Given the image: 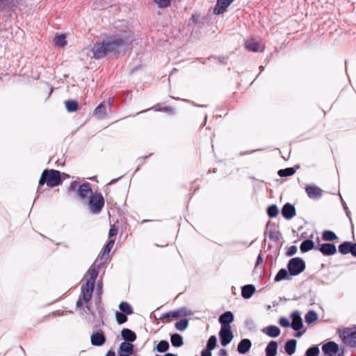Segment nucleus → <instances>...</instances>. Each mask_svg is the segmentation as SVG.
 I'll return each mask as SVG.
<instances>
[{
  "instance_id": "obj_1",
  "label": "nucleus",
  "mask_w": 356,
  "mask_h": 356,
  "mask_svg": "<svg viewBox=\"0 0 356 356\" xmlns=\"http://www.w3.org/2000/svg\"><path fill=\"white\" fill-rule=\"evenodd\" d=\"M133 41L131 32L121 30L113 35H108L102 42H97L92 47L93 58L101 59L109 53L120 54L125 51Z\"/></svg>"
},
{
  "instance_id": "obj_2",
  "label": "nucleus",
  "mask_w": 356,
  "mask_h": 356,
  "mask_svg": "<svg viewBox=\"0 0 356 356\" xmlns=\"http://www.w3.org/2000/svg\"><path fill=\"white\" fill-rule=\"evenodd\" d=\"M65 177H69V175L65 172L54 169H45L41 175L39 184H46L49 187L54 188L62 184Z\"/></svg>"
},
{
  "instance_id": "obj_3",
  "label": "nucleus",
  "mask_w": 356,
  "mask_h": 356,
  "mask_svg": "<svg viewBox=\"0 0 356 356\" xmlns=\"http://www.w3.org/2000/svg\"><path fill=\"white\" fill-rule=\"evenodd\" d=\"M105 200L101 193L95 192L88 197V209L93 214L99 213L104 206Z\"/></svg>"
},
{
  "instance_id": "obj_4",
  "label": "nucleus",
  "mask_w": 356,
  "mask_h": 356,
  "mask_svg": "<svg viewBox=\"0 0 356 356\" xmlns=\"http://www.w3.org/2000/svg\"><path fill=\"white\" fill-rule=\"evenodd\" d=\"M338 333L344 343L350 347L356 346V327L339 329Z\"/></svg>"
},
{
  "instance_id": "obj_5",
  "label": "nucleus",
  "mask_w": 356,
  "mask_h": 356,
  "mask_svg": "<svg viewBox=\"0 0 356 356\" xmlns=\"http://www.w3.org/2000/svg\"><path fill=\"white\" fill-rule=\"evenodd\" d=\"M287 267L291 275H297L305 270V264L302 259L295 257L289 261Z\"/></svg>"
},
{
  "instance_id": "obj_6",
  "label": "nucleus",
  "mask_w": 356,
  "mask_h": 356,
  "mask_svg": "<svg viewBox=\"0 0 356 356\" xmlns=\"http://www.w3.org/2000/svg\"><path fill=\"white\" fill-rule=\"evenodd\" d=\"M322 351L325 356H343V350L339 348L337 343L329 341L322 347Z\"/></svg>"
},
{
  "instance_id": "obj_7",
  "label": "nucleus",
  "mask_w": 356,
  "mask_h": 356,
  "mask_svg": "<svg viewBox=\"0 0 356 356\" xmlns=\"http://www.w3.org/2000/svg\"><path fill=\"white\" fill-rule=\"evenodd\" d=\"M221 345L226 346L232 340L234 336L231 330V327H227L225 325L222 326L219 332Z\"/></svg>"
},
{
  "instance_id": "obj_8",
  "label": "nucleus",
  "mask_w": 356,
  "mask_h": 356,
  "mask_svg": "<svg viewBox=\"0 0 356 356\" xmlns=\"http://www.w3.org/2000/svg\"><path fill=\"white\" fill-rule=\"evenodd\" d=\"M265 235L273 241H279L281 236L278 227L275 224H267Z\"/></svg>"
},
{
  "instance_id": "obj_9",
  "label": "nucleus",
  "mask_w": 356,
  "mask_h": 356,
  "mask_svg": "<svg viewBox=\"0 0 356 356\" xmlns=\"http://www.w3.org/2000/svg\"><path fill=\"white\" fill-rule=\"evenodd\" d=\"M92 194L91 185L89 182H84L80 184L77 188V195L81 200L86 199L88 195Z\"/></svg>"
},
{
  "instance_id": "obj_10",
  "label": "nucleus",
  "mask_w": 356,
  "mask_h": 356,
  "mask_svg": "<svg viewBox=\"0 0 356 356\" xmlns=\"http://www.w3.org/2000/svg\"><path fill=\"white\" fill-rule=\"evenodd\" d=\"M20 3V0H0V12H10Z\"/></svg>"
},
{
  "instance_id": "obj_11",
  "label": "nucleus",
  "mask_w": 356,
  "mask_h": 356,
  "mask_svg": "<svg viewBox=\"0 0 356 356\" xmlns=\"http://www.w3.org/2000/svg\"><path fill=\"white\" fill-rule=\"evenodd\" d=\"M95 284L86 282L81 286V293L80 296L85 302H88L92 296Z\"/></svg>"
},
{
  "instance_id": "obj_12",
  "label": "nucleus",
  "mask_w": 356,
  "mask_h": 356,
  "mask_svg": "<svg viewBox=\"0 0 356 356\" xmlns=\"http://www.w3.org/2000/svg\"><path fill=\"white\" fill-rule=\"evenodd\" d=\"M264 49V46L261 43V40L259 38H252L246 41V49L254 52H261Z\"/></svg>"
},
{
  "instance_id": "obj_13",
  "label": "nucleus",
  "mask_w": 356,
  "mask_h": 356,
  "mask_svg": "<svg viewBox=\"0 0 356 356\" xmlns=\"http://www.w3.org/2000/svg\"><path fill=\"white\" fill-rule=\"evenodd\" d=\"M234 1V0H217L216 4L213 8V14L220 15L224 13Z\"/></svg>"
},
{
  "instance_id": "obj_14",
  "label": "nucleus",
  "mask_w": 356,
  "mask_h": 356,
  "mask_svg": "<svg viewBox=\"0 0 356 356\" xmlns=\"http://www.w3.org/2000/svg\"><path fill=\"white\" fill-rule=\"evenodd\" d=\"M305 191L311 199L318 200L322 197V190L316 186L307 185Z\"/></svg>"
},
{
  "instance_id": "obj_15",
  "label": "nucleus",
  "mask_w": 356,
  "mask_h": 356,
  "mask_svg": "<svg viewBox=\"0 0 356 356\" xmlns=\"http://www.w3.org/2000/svg\"><path fill=\"white\" fill-rule=\"evenodd\" d=\"M281 213L286 220H290L296 215V209L291 204L286 203L283 206Z\"/></svg>"
},
{
  "instance_id": "obj_16",
  "label": "nucleus",
  "mask_w": 356,
  "mask_h": 356,
  "mask_svg": "<svg viewBox=\"0 0 356 356\" xmlns=\"http://www.w3.org/2000/svg\"><path fill=\"white\" fill-rule=\"evenodd\" d=\"M90 341L93 346H100L105 343L106 338L103 332H97L91 335Z\"/></svg>"
},
{
  "instance_id": "obj_17",
  "label": "nucleus",
  "mask_w": 356,
  "mask_h": 356,
  "mask_svg": "<svg viewBox=\"0 0 356 356\" xmlns=\"http://www.w3.org/2000/svg\"><path fill=\"white\" fill-rule=\"evenodd\" d=\"M292 323L291 327L296 331L300 330L302 326V320L300 317V313L296 311L291 314Z\"/></svg>"
},
{
  "instance_id": "obj_18",
  "label": "nucleus",
  "mask_w": 356,
  "mask_h": 356,
  "mask_svg": "<svg viewBox=\"0 0 356 356\" xmlns=\"http://www.w3.org/2000/svg\"><path fill=\"white\" fill-rule=\"evenodd\" d=\"M234 321V315L231 312H226L219 317V322L221 327L225 325L227 327H231L230 323Z\"/></svg>"
},
{
  "instance_id": "obj_19",
  "label": "nucleus",
  "mask_w": 356,
  "mask_h": 356,
  "mask_svg": "<svg viewBox=\"0 0 356 356\" xmlns=\"http://www.w3.org/2000/svg\"><path fill=\"white\" fill-rule=\"evenodd\" d=\"M319 250L327 256L333 255L336 253L337 249L334 244L332 243H323L321 245Z\"/></svg>"
},
{
  "instance_id": "obj_20",
  "label": "nucleus",
  "mask_w": 356,
  "mask_h": 356,
  "mask_svg": "<svg viewBox=\"0 0 356 356\" xmlns=\"http://www.w3.org/2000/svg\"><path fill=\"white\" fill-rule=\"evenodd\" d=\"M134 353V345L128 342H122L119 347L118 353L125 355H131Z\"/></svg>"
},
{
  "instance_id": "obj_21",
  "label": "nucleus",
  "mask_w": 356,
  "mask_h": 356,
  "mask_svg": "<svg viewBox=\"0 0 356 356\" xmlns=\"http://www.w3.org/2000/svg\"><path fill=\"white\" fill-rule=\"evenodd\" d=\"M262 332L270 337H277L280 334V330L275 325H270L262 330Z\"/></svg>"
},
{
  "instance_id": "obj_22",
  "label": "nucleus",
  "mask_w": 356,
  "mask_h": 356,
  "mask_svg": "<svg viewBox=\"0 0 356 356\" xmlns=\"http://www.w3.org/2000/svg\"><path fill=\"white\" fill-rule=\"evenodd\" d=\"M121 335H122V337L126 341H128V342H133L136 339V335L135 332L129 329H127V328H124L121 331Z\"/></svg>"
},
{
  "instance_id": "obj_23",
  "label": "nucleus",
  "mask_w": 356,
  "mask_h": 356,
  "mask_svg": "<svg viewBox=\"0 0 356 356\" xmlns=\"http://www.w3.org/2000/svg\"><path fill=\"white\" fill-rule=\"evenodd\" d=\"M277 350V343L275 341H270L266 348V356H276Z\"/></svg>"
},
{
  "instance_id": "obj_24",
  "label": "nucleus",
  "mask_w": 356,
  "mask_h": 356,
  "mask_svg": "<svg viewBox=\"0 0 356 356\" xmlns=\"http://www.w3.org/2000/svg\"><path fill=\"white\" fill-rule=\"evenodd\" d=\"M296 343L297 342L295 339H290L286 343L284 349L288 355H291L295 353Z\"/></svg>"
},
{
  "instance_id": "obj_25",
  "label": "nucleus",
  "mask_w": 356,
  "mask_h": 356,
  "mask_svg": "<svg viewBox=\"0 0 356 356\" xmlns=\"http://www.w3.org/2000/svg\"><path fill=\"white\" fill-rule=\"evenodd\" d=\"M65 105L67 111L70 113L76 111L79 108V103L76 100H67L65 102Z\"/></svg>"
},
{
  "instance_id": "obj_26",
  "label": "nucleus",
  "mask_w": 356,
  "mask_h": 356,
  "mask_svg": "<svg viewBox=\"0 0 356 356\" xmlns=\"http://www.w3.org/2000/svg\"><path fill=\"white\" fill-rule=\"evenodd\" d=\"M172 345L174 347H181L183 343V338L179 334H172L170 337Z\"/></svg>"
},
{
  "instance_id": "obj_27",
  "label": "nucleus",
  "mask_w": 356,
  "mask_h": 356,
  "mask_svg": "<svg viewBox=\"0 0 356 356\" xmlns=\"http://www.w3.org/2000/svg\"><path fill=\"white\" fill-rule=\"evenodd\" d=\"M106 113V106L104 103H100L94 110V115L99 119H102Z\"/></svg>"
},
{
  "instance_id": "obj_28",
  "label": "nucleus",
  "mask_w": 356,
  "mask_h": 356,
  "mask_svg": "<svg viewBox=\"0 0 356 356\" xmlns=\"http://www.w3.org/2000/svg\"><path fill=\"white\" fill-rule=\"evenodd\" d=\"M314 247V242L312 240L307 239L302 242L300 246V249L302 252H306L313 249Z\"/></svg>"
},
{
  "instance_id": "obj_29",
  "label": "nucleus",
  "mask_w": 356,
  "mask_h": 356,
  "mask_svg": "<svg viewBox=\"0 0 356 356\" xmlns=\"http://www.w3.org/2000/svg\"><path fill=\"white\" fill-rule=\"evenodd\" d=\"M119 308L122 313L127 315H130L134 312L131 306L127 302H120Z\"/></svg>"
},
{
  "instance_id": "obj_30",
  "label": "nucleus",
  "mask_w": 356,
  "mask_h": 356,
  "mask_svg": "<svg viewBox=\"0 0 356 356\" xmlns=\"http://www.w3.org/2000/svg\"><path fill=\"white\" fill-rule=\"evenodd\" d=\"M54 41L58 47H64L67 44L66 36L65 34L56 35L54 38Z\"/></svg>"
},
{
  "instance_id": "obj_31",
  "label": "nucleus",
  "mask_w": 356,
  "mask_h": 356,
  "mask_svg": "<svg viewBox=\"0 0 356 356\" xmlns=\"http://www.w3.org/2000/svg\"><path fill=\"white\" fill-rule=\"evenodd\" d=\"M318 318V315L316 312L313 310L309 311L305 316L306 323H312L315 322Z\"/></svg>"
},
{
  "instance_id": "obj_32",
  "label": "nucleus",
  "mask_w": 356,
  "mask_h": 356,
  "mask_svg": "<svg viewBox=\"0 0 356 356\" xmlns=\"http://www.w3.org/2000/svg\"><path fill=\"white\" fill-rule=\"evenodd\" d=\"M169 347L170 345L167 341L161 340L156 345V349L159 353H164L168 350Z\"/></svg>"
},
{
  "instance_id": "obj_33",
  "label": "nucleus",
  "mask_w": 356,
  "mask_h": 356,
  "mask_svg": "<svg viewBox=\"0 0 356 356\" xmlns=\"http://www.w3.org/2000/svg\"><path fill=\"white\" fill-rule=\"evenodd\" d=\"M351 243L350 242H344L339 246V251L343 254H346L351 251Z\"/></svg>"
},
{
  "instance_id": "obj_34",
  "label": "nucleus",
  "mask_w": 356,
  "mask_h": 356,
  "mask_svg": "<svg viewBox=\"0 0 356 356\" xmlns=\"http://www.w3.org/2000/svg\"><path fill=\"white\" fill-rule=\"evenodd\" d=\"M87 275L90 276V278L87 280L86 282L95 284V280L98 275L97 270L95 268H90L87 272Z\"/></svg>"
},
{
  "instance_id": "obj_35",
  "label": "nucleus",
  "mask_w": 356,
  "mask_h": 356,
  "mask_svg": "<svg viewBox=\"0 0 356 356\" xmlns=\"http://www.w3.org/2000/svg\"><path fill=\"white\" fill-rule=\"evenodd\" d=\"M188 326V320L186 318L181 319L175 323V327L179 331H184Z\"/></svg>"
},
{
  "instance_id": "obj_36",
  "label": "nucleus",
  "mask_w": 356,
  "mask_h": 356,
  "mask_svg": "<svg viewBox=\"0 0 356 356\" xmlns=\"http://www.w3.org/2000/svg\"><path fill=\"white\" fill-rule=\"evenodd\" d=\"M296 172L294 168H286L285 169H281L278 171V175L280 177H289L293 175Z\"/></svg>"
},
{
  "instance_id": "obj_37",
  "label": "nucleus",
  "mask_w": 356,
  "mask_h": 356,
  "mask_svg": "<svg viewBox=\"0 0 356 356\" xmlns=\"http://www.w3.org/2000/svg\"><path fill=\"white\" fill-rule=\"evenodd\" d=\"M159 8H166L171 5L172 0H153Z\"/></svg>"
},
{
  "instance_id": "obj_38",
  "label": "nucleus",
  "mask_w": 356,
  "mask_h": 356,
  "mask_svg": "<svg viewBox=\"0 0 356 356\" xmlns=\"http://www.w3.org/2000/svg\"><path fill=\"white\" fill-rule=\"evenodd\" d=\"M279 213L278 207L275 204L269 206L267 209V214L270 218L275 217Z\"/></svg>"
},
{
  "instance_id": "obj_39",
  "label": "nucleus",
  "mask_w": 356,
  "mask_h": 356,
  "mask_svg": "<svg viewBox=\"0 0 356 356\" xmlns=\"http://www.w3.org/2000/svg\"><path fill=\"white\" fill-rule=\"evenodd\" d=\"M288 276V272L286 269L282 268L280 270L275 277V282H280L286 279Z\"/></svg>"
},
{
  "instance_id": "obj_40",
  "label": "nucleus",
  "mask_w": 356,
  "mask_h": 356,
  "mask_svg": "<svg viewBox=\"0 0 356 356\" xmlns=\"http://www.w3.org/2000/svg\"><path fill=\"white\" fill-rule=\"evenodd\" d=\"M323 238L325 241H332L337 238V235L332 231H325L323 233Z\"/></svg>"
},
{
  "instance_id": "obj_41",
  "label": "nucleus",
  "mask_w": 356,
  "mask_h": 356,
  "mask_svg": "<svg viewBox=\"0 0 356 356\" xmlns=\"http://www.w3.org/2000/svg\"><path fill=\"white\" fill-rule=\"evenodd\" d=\"M217 343V339L215 336H211L209 337L207 343V348L205 350H212L215 348Z\"/></svg>"
},
{
  "instance_id": "obj_42",
  "label": "nucleus",
  "mask_w": 356,
  "mask_h": 356,
  "mask_svg": "<svg viewBox=\"0 0 356 356\" xmlns=\"http://www.w3.org/2000/svg\"><path fill=\"white\" fill-rule=\"evenodd\" d=\"M114 243H115V239L111 238L108 241V242L107 243V244L106 245V246L104 249V251H103V253L102 255V258H103L105 255H108L109 254V252H111V250L113 247Z\"/></svg>"
},
{
  "instance_id": "obj_43",
  "label": "nucleus",
  "mask_w": 356,
  "mask_h": 356,
  "mask_svg": "<svg viewBox=\"0 0 356 356\" xmlns=\"http://www.w3.org/2000/svg\"><path fill=\"white\" fill-rule=\"evenodd\" d=\"M115 318L118 324H123L127 321V314L120 312H115Z\"/></svg>"
},
{
  "instance_id": "obj_44",
  "label": "nucleus",
  "mask_w": 356,
  "mask_h": 356,
  "mask_svg": "<svg viewBox=\"0 0 356 356\" xmlns=\"http://www.w3.org/2000/svg\"><path fill=\"white\" fill-rule=\"evenodd\" d=\"M320 353L317 346H312L308 348L305 353L306 356H318Z\"/></svg>"
},
{
  "instance_id": "obj_45",
  "label": "nucleus",
  "mask_w": 356,
  "mask_h": 356,
  "mask_svg": "<svg viewBox=\"0 0 356 356\" xmlns=\"http://www.w3.org/2000/svg\"><path fill=\"white\" fill-rule=\"evenodd\" d=\"M184 310H185L184 309H178V310L171 311L170 315L172 318H178L181 316L186 315Z\"/></svg>"
},
{
  "instance_id": "obj_46",
  "label": "nucleus",
  "mask_w": 356,
  "mask_h": 356,
  "mask_svg": "<svg viewBox=\"0 0 356 356\" xmlns=\"http://www.w3.org/2000/svg\"><path fill=\"white\" fill-rule=\"evenodd\" d=\"M255 291L256 289L254 285L246 284V299L251 298Z\"/></svg>"
},
{
  "instance_id": "obj_47",
  "label": "nucleus",
  "mask_w": 356,
  "mask_h": 356,
  "mask_svg": "<svg viewBox=\"0 0 356 356\" xmlns=\"http://www.w3.org/2000/svg\"><path fill=\"white\" fill-rule=\"evenodd\" d=\"M155 111H163L166 112L169 114H173L174 113V108L171 106H164V107H159V108H155Z\"/></svg>"
},
{
  "instance_id": "obj_48",
  "label": "nucleus",
  "mask_w": 356,
  "mask_h": 356,
  "mask_svg": "<svg viewBox=\"0 0 356 356\" xmlns=\"http://www.w3.org/2000/svg\"><path fill=\"white\" fill-rule=\"evenodd\" d=\"M152 154H149V155L147 156H141V157H139L138 159H137V161L138 163V165L135 170V172H137L139 170L140 168L141 165H143L144 163H145V161Z\"/></svg>"
},
{
  "instance_id": "obj_49",
  "label": "nucleus",
  "mask_w": 356,
  "mask_h": 356,
  "mask_svg": "<svg viewBox=\"0 0 356 356\" xmlns=\"http://www.w3.org/2000/svg\"><path fill=\"white\" fill-rule=\"evenodd\" d=\"M118 234V228L115 227V224H113L108 232V237L111 238L115 236Z\"/></svg>"
},
{
  "instance_id": "obj_50",
  "label": "nucleus",
  "mask_w": 356,
  "mask_h": 356,
  "mask_svg": "<svg viewBox=\"0 0 356 356\" xmlns=\"http://www.w3.org/2000/svg\"><path fill=\"white\" fill-rule=\"evenodd\" d=\"M279 323L284 327H288L290 325L289 320L285 317H282L279 320Z\"/></svg>"
},
{
  "instance_id": "obj_51",
  "label": "nucleus",
  "mask_w": 356,
  "mask_h": 356,
  "mask_svg": "<svg viewBox=\"0 0 356 356\" xmlns=\"http://www.w3.org/2000/svg\"><path fill=\"white\" fill-rule=\"evenodd\" d=\"M79 183L78 181H73L71 182L68 189L70 191H77V188L79 186Z\"/></svg>"
},
{
  "instance_id": "obj_52",
  "label": "nucleus",
  "mask_w": 356,
  "mask_h": 356,
  "mask_svg": "<svg viewBox=\"0 0 356 356\" xmlns=\"http://www.w3.org/2000/svg\"><path fill=\"white\" fill-rule=\"evenodd\" d=\"M238 351L241 354H245V339L241 340L238 346Z\"/></svg>"
},
{
  "instance_id": "obj_53",
  "label": "nucleus",
  "mask_w": 356,
  "mask_h": 356,
  "mask_svg": "<svg viewBox=\"0 0 356 356\" xmlns=\"http://www.w3.org/2000/svg\"><path fill=\"white\" fill-rule=\"evenodd\" d=\"M160 319L161 320H165L166 319L167 322H170L172 319L171 315H170V312H167V313H164L163 314L161 317H160Z\"/></svg>"
},
{
  "instance_id": "obj_54",
  "label": "nucleus",
  "mask_w": 356,
  "mask_h": 356,
  "mask_svg": "<svg viewBox=\"0 0 356 356\" xmlns=\"http://www.w3.org/2000/svg\"><path fill=\"white\" fill-rule=\"evenodd\" d=\"M296 251H297L296 247V246H291L289 249L287 254H288V255L291 256V255L296 254Z\"/></svg>"
},
{
  "instance_id": "obj_55",
  "label": "nucleus",
  "mask_w": 356,
  "mask_h": 356,
  "mask_svg": "<svg viewBox=\"0 0 356 356\" xmlns=\"http://www.w3.org/2000/svg\"><path fill=\"white\" fill-rule=\"evenodd\" d=\"M350 253L356 257V243H351V251Z\"/></svg>"
},
{
  "instance_id": "obj_56",
  "label": "nucleus",
  "mask_w": 356,
  "mask_h": 356,
  "mask_svg": "<svg viewBox=\"0 0 356 356\" xmlns=\"http://www.w3.org/2000/svg\"><path fill=\"white\" fill-rule=\"evenodd\" d=\"M201 356H211V351L204 349L201 353Z\"/></svg>"
},
{
  "instance_id": "obj_57",
  "label": "nucleus",
  "mask_w": 356,
  "mask_h": 356,
  "mask_svg": "<svg viewBox=\"0 0 356 356\" xmlns=\"http://www.w3.org/2000/svg\"><path fill=\"white\" fill-rule=\"evenodd\" d=\"M218 356H227V352L225 349H220L218 353Z\"/></svg>"
},
{
  "instance_id": "obj_58",
  "label": "nucleus",
  "mask_w": 356,
  "mask_h": 356,
  "mask_svg": "<svg viewBox=\"0 0 356 356\" xmlns=\"http://www.w3.org/2000/svg\"><path fill=\"white\" fill-rule=\"evenodd\" d=\"M251 346H252V343H251L250 340L246 339V353L250 350V348H251Z\"/></svg>"
},
{
  "instance_id": "obj_59",
  "label": "nucleus",
  "mask_w": 356,
  "mask_h": 356,
  "mask_svg": "<svg viewBox=\"0 0 356 356\" xmlns=\"http://www.w3.org/2000/svg\"><path fill=\"white\" fill-rule=\"evenodd\" d=\"M218 59L220 63H225V61L227 60V57L220 56L218 57Z\"/></svg>"
},
{
  "instance_id": "obj_60",
  "label": "nucleus",
  "mask_w": 356,
  "mask_h": 356,
  "mask_svg": "<svg viewBox=\"0 0 356 356\" xmlns=\"http://www.w3.org/2000/svg\"><path fill=\"white\" fill-rule=\"evenodd\" d=\"M82 300H83L82 298L80 296L79 299L77 300L76 304L77 307H81L82 306V305H83Z\"/></svg>"
},
{
  "instance_id": "obj_61",
  "label": "nucleus",
  "mask_w": 356,
  "mask_h": 356,
  "mask_svg": "<svg viewBox=\"0 0 356 356\" xmlns=\"http://www.w3.org/2000/svg\"><path fill=\"white\" fill-rule=\"evenodd\" d=\"M106 356H115V354L113 350H110L106 353Z\"/></svg>"
},
{
  "instance_id": "obj_62",
  "label": "nucleus",
  "mask_w": 356,
  "mask_h": 356,
  "mask_svg": "<svg viewBox=\"0 0 356 356\" xmlns=\"http://www.w3.org/2000/svg\"><path fill=\"white\" fill-rule=\"evenodd\" d=\"M241 296H242V297H243V298H245V285H244V286H242L241 287Z\"/></svg>"
},
{
  "instance_id": "obj_63",
  "label": "nucleus",
  "mask_w": 356,
  "mask_h": 356,
  "mask_svg": "<svg viewBox=\"0 0 356 356\" xmlns=\"http://www.w3.org/2000/svg\"><path fill=\"white\" fill-rule=\"evenodd\" d=\"M192 105L193 106H195V107H200V108H202V107H205L206 106L205 105H202V104H197L195 102H192Z\"/></svg>"
},
{
  "instance_id": "obj_64",
  "label": "nucleus",
  "mask_w": 356,
  "mask_h": 356,
  "mask_svg": "<svg viewBox=\"0 0 356 356\" xmlns=\"http://www.w3.org/2000/svg\"><path fill=\"white\" fill-rule=\"evenodd\" d=\"M164 356H177V355L172 354V353H166Z\"/></svg>"
}]
</instances>
